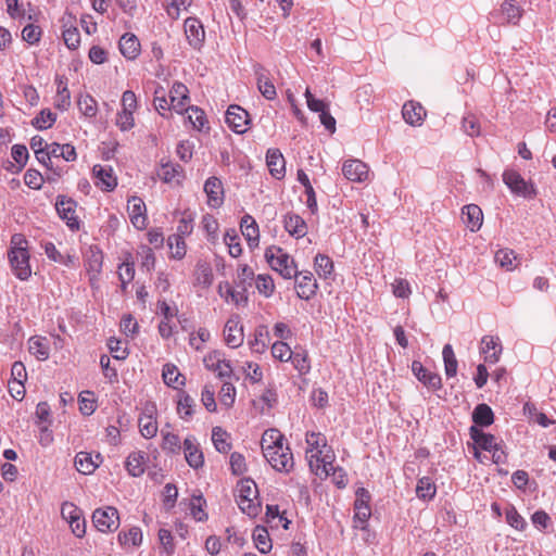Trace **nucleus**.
<instances>
[{
	"mask_svg": "<svg viewBox=\"0 0 556 556\" xmlns=\"http://www.w3.org/2000/svg\"><path fill=\"white\" fill-rule=\"evenodd\" d=\"M92 172L97 179L96 185L102 190L112 191L117 186L116 177H114L111 167L94 165Z\"/></svg>",
	"mask_w": 556,
	"mask_h": 556,
	"instance_id": "27",
	"label": "nucleus"
},
{
	"mask_svg": "<svg viewBox=\"0 0 556 556\" xmlns=\"http://www.w3.org/2000/svg\"><path fill=\"white\" fill-rule=\"evenodd\" d=\"M102 463V454H76L74 464L78 472L91 475Z\"/></svg>",
	"mask_w": 556,
	"mask_h": 556,
	"instance_id": "24",
	"label": "nucleus"
},
{
	"mask_svg": "<svg viewBox=\"0 0 556 556\" xmlns=\"http://www.w3.org/2000/svg\"><path fill=\"white\" fill-rule=\"evenodd\" d=\"M92 522L100 532H114L119 527L118 510L113 506L97 508L92 514Z\"/></svg>",
	"mask_w": 556,
	"mask_h": 556,
	"instance_id": "6",
	"label": "nucleus"
},
{
	"mask_svg": "<svg viewBox=\"0 0 556 556\" xmlns=\"http://www.w3.org/2000/svg\"><path fill=\"white\" fill-rule=\"evenodd\" d=\"M507 523L516 530L522 531L527 527L525 518L517 511L514 506H509L505 513Z\"/></svg>",
	"mask_w": 556,
	"mask_h": 556,
	"instance_id": "52",
	"label": "nucleus"
},
{
	"mask_svg": "<svg viewBox=\"0 0 556 556\" xmlns=\"http://www.w3.org/2000/svg\"><path fill=\"white\" fill-rule=\"evenodd\" d=\"M212 442L217 452H227L231 448L229 434L220 427L213 428Z\"/></svg>",
	"mask_w": 556,
	"mask_h": 556,
	"instance_id": "42",
	"label": "nucleus"
},
{
	"mask_svg": "<svg viewBox=\"0 0 556 556\" xmlns=\"http://www.w3.org/2000/svg\"><path fill=\"white\" fill-rule=\"evenodd\" d=\"M444 370L446 377H455L457 374V359L451 344H445L442 351Z\"/></svg>",
	"mask_w": 556,
	"mask_h": 556,
	"instance_id": "40",
	"label": "nucleus"
},
{
	"mask_svg": "<svg viewBox=\"0 0 556 556\" xmlns=\"http://www.w3.org/2000/svg\"><path fill=\"white\" fill-rule=\"evenodd\" d=\"M29 352L39 361H46L49 357V348L42 339L31 337L28 341Z\"/></svg>",
	"mask_w": 556,
	"mask_h": 556,
	"instance_id": "45",
	"label": "nucleus"
},
{
	"mask_svg": "<svg viewBox=\"0 0 556 556\" xmlns=\"http://www.w3.org/2000/svg\"><path fill=\"white\" fill-rule=\"evenodd\" d=\"M493 418H494L493 412H492L491 407L488 406L486 404H479L475 408L473 414H472L473 422L477 426H482V427L490 426L493 422Z\"/></svg>",
	"mask_w": 556,
	"mask_h": 556,
	"instance_id": "39",
	"label": "nucleus"
},
{
	"mask_svg": "<svg viewBox=\"0 0 556 556\" xmlns=\"http://www.w3.org/2000/svg\"><path fill=\"white\" fill-rule=\"evenodd\" d=\"M470 438L475 452H497L500 450L496 439L492 434L484 433L476 426L470 428Z\"/></svg>",
	"mask_w": 556,
	"mask_h": 556,
	"instance_id": "15",
	"label": "nucleus"
},
{
	"mask_svg": "<svg viewBox=\"0 0 556 556\" xmlns=\"http://www.w3.org/2000/svg\"><path fill=\"white\" fill-rule=\"evenodd\" d=\"M435 492L437 488L430 478L422 477L418 480L416 494L419 498L431 500L435 495Z\"/></svg>",
	"mask_w": 556,
	"mask_h": 556,
	"instance_id": "44",
	"label": "nucleus"
},
{
	"mask_svg": "<svg viewBox=\"0 0 556 556\" xmlns=\"http://www.w3.org/2000/svg\"><path fill=\"white\" fill-rule=\"evenodd\" d=\"M412 371L414 376L428 389L437 391L442 388L441 377L435 372L429 371L419 361H413Z\"/></svg>",
	"mask_w": 556,
	"mask_h": 556,
	"instance_id": "14",
	"label": "nucleus"
},
{
	"mask_svg": "<svg viewBox=\"0 0 556 556\" xmlns=\"http://www.w3.org/2000/svg\"><path fill=\"white\" fill-rule=\"evenodd\" d=\"M127 211H128L131 224L137 229L146 228V226H147L146 204L140 198L132 197L130 200H128Z\"/></svg>",
	"mask_w": 556,
	"mask_h": 556,
	"instance_id": "19",
	"label": "nucleus"
},
{
	"mask_svg": "<svg viewBox=\"0 0 556 556\" xmlns=\"http://www.w3.org/2000/svg\"><path fill=\"white\" fill-rule=\"evenodd\" d=\"M189 111V119L191 124L195 129L202 130L207 123L204 111L197 106H190Z\"/></svg>",
	"mask_w": 556,
	"mask_h": 556,
	"instance_id": "61",
	"label": "nucleus"
},
{
	"mask_svg": "<svg viewBox=\"0 0 556 556\" xmlns=\"http://www.w3.org/2000/svg\"><path fill=\"white\" fill-rule=\"evenodd\" d=\"M167 244L172 250V256L176 260H181L186 255L185 237L181 235H172L167 239Z\"/></svg>",
	"mask_w": 556,
	"mask_h": 556,
	"instance_id": "46",
	"label": "nucleus"
},
{
	"mask_svg": "<svg viewBox=\"0 0 556 556\" xmlns=\"http://www.w3.org/2000/svg\"><path fill=\"white\" fill-rule=\"evenodd\" d=\"M283 226L286 231L296 239L303 238L307 233V225L298 214L286 215L283 218Z\"/></svg>",
	"mask_w": 556,
	"mask_h": 556,
	"instance_id": "28",
	"label": "nucleus"
},
{
	"mask_svg": "<svg viewBox=\"0 0 556 556\" xmlns=\"http://www.w3.org/2000/svg\"><path fill=\"white\" fill-rule=\"evenodd\" d=\"M285 437L275 428L267 429L261 439L262 452H268L274 448L281 450L283 446Z\"/></svg>",
	"mask_w": 556,
	"mask_h": 556,
	"instance_id": "30",
	"label": "nucleus"
},
{
	"mask_svg": "<svg viewBox=\"0 0 556 556\" xmlns=\"http://www.w3.org/2000/svg\"><path fill=\"white\" fill-rule=\"evenodd\" d=\"M253 540L256 548L263 553L267 554L270 552L273 544L269 538V533L265 527L257 526L253 531Z\"/></svg>",
	"mask_w": 556,
	"mask_h": 556,
	"instance_id": "36",
	"label": "nucleus"
},
{
	"mask_svg": "<svg viewBox=\"0 0 556 556\" xmlns=\"http://www.w3.org/2000/svg\"><path fill=\"white\" fill-rule=\"evenodd\" d=\"M516 260L517 256L515 252L509 249H501L495 253V262L507 270H513L516 267Z\"/></svg>",
	"mask_w": 556,
	"mask_h": 556,
	"instance_id": "48",
	"label": "nucleus"
},
{
	"mask_svg": "<svg viewBox=\"0 0 556 556\" xmlns=\"http://www.w3.org/2000/svg\"><path fill=\"white\" fill-rule=\"evenodd\" d=\"M236 503L240 510L251 518H255L262 511V503L256 483L250 478L238 481L235 491Z\"/></svg>",
	"mask_w": 556,
	"mask_h": 556,
	"instance_id": "2",
	"label": "nucleus"
},
{
	"mask_svg": "<svg viewBox=\"0 0 556 556\" xmlns=\"http://www.w3.org/2000/svg\"><path fill=\"white\" fill-rule=\"evenodd\" d=\"M224 242L228 247L230 256L238 257L242 253L239 236L235 229H229L224 236Z\"/></svg>",
	"mask_w": 556,
	"mask_h": 556,
	"instance_id": "47",
	"label": "nucleus"
},
{
	"mask_svg": "<svg viewBox=\"0 0 556 556\" xmlns=\"http://www.w3.org/2000/svg\"><path fill=\"white\" fill-rule=\"evenodd\" d=\"M522 14L523 9L517 3L516 0H504L501 5V15L508 24L518 25Z\"/></svg>",
	"mask_w": 556,
	"mask_h": 556,
	"instance_id": "32",
	"label": "nucleus"
},
{
	"mask_svg": "<svg viewBox=\"0 0 556 556\" xmlns=\"http://www.w3.org/2000/svg\"><path fill=\"white\" fill-rule=\"evenodd\" d=\"M314 265L317 275L323 279L329 278L333 271V262L326 254L318 253L315 256Z\"/></svg>",
	"mask_w": 556,
	"mask_h": 556,
	"instance_id": "38",
	"label": "nucleus"
},
{
	"mask_svg": "<svg viewBox=\"0 0 556 556\" xmlns=\"http://www.w3.org/2000/svg\"><path fill=\"white\" fill-rule=\"evenodd\" d=\"M77 203L65 195H58L55 201V210L61 219H63L66 225L72 230L79 229V220L76 215Z\"/></svg>",
	"mask_w": 556,
	"mask_h": 556,
	"instance_id": "8",
	"label": "nucleus"
},
{
	"mask_svg": "<svg viewBox=\"0 0 556 556\" xmlns=\"http://www.w3.org/2000/svg\"><path fill=\"white\" fill-rule=\"evenodd\" d=\"M503 181L516 195L526 199H533L536 195L534 185L531 181L525 180L515 169H505L503 173Z\"/></svg>",
	"mask_w": 556,
	"mask_h": 556,
	"instance_id": "5",
	"label": "nucleus"
},
{
	"mask_svg": "<svg viewBox=\"0 0 556 556\" xmlns=\"http://www.w3.org/2000/svg\"><path fill=\"white\" fill-rule=\"evenodd\" d=\"M159 541L161 543L162 553H165L166 556H170L175 552L174 538L169 530L160 529Z\"/></svg>",
	"mask_w": 556,
	"mask_h": 556,
	"instance_id": "56",
	"label": "nucleus"
},
{
	"mask_svg": "<svg viewBox=\"0 0 556 556\" xmlns=\"http://www.w3.org/2000/svg\"><path fill=\"white\" fill-rule=\"evenodd\" d=\"M306 452H323L327 446V439L320 432H312L306 434Z\"/></svg>",
	"mask_w": 556,
	"mask_h": 556,
	"instance_id": "49",
	"label": "nucleus"
},
{
	"mask_svg": "<svg viewBox=\"0 0 556 556\" xmlns=\"http://www.w3.org/2000/svg\"><path fill=\"white\" fill-rule=\"evenodd\" d=\"M181 170L182 169L180 165L166 163L162 165L159 175L164 181L169 182L173 181L176 177H179Z\"/></svg>",
	"mask_w": 556,
	"mask_h": 556,
	"instance_id": "60",
	"label": "nucleus"
},
{
	"mask_svg": "<svg viewBox=\"0 0 556 556\" xmlns=\"http://www.w3.org/2000/svg\"><path fill=\"white\" fill-rule=\"evenodd\" d=\"M204 504L205 500L202 496H192L190 501V511L197 521H204L207 519V514L203 509Z\"/></svg>",
	"mask_w": 556,
	"mask_h": 556,
	"instance_id": "55",
	"label": "nucleus"
},
{
	"mask_svg": "<svg viewBox=\"0 0 556 556\" xmlns=\"http://www.w3.org/2000/svg\"><path fill=\"white\" fill-rule=\"evenodd\" d=\"M119 51L128 60H134L140 52V42L134 34H125L119 39Z\"/></svg>",
	"mask_w": 556,
	"mask_h": 556,
	"instance_id": "31",
	"label": "nucleus"
},
{
	"mask_svg": "<svg viewBox=\"0 0 556 556\" xmlns=\"http://www.w3.org/2000/svg\"><path fill=\"white\" fill-rule=\"evenodd\" d=\"M240 228L248 245L251 249L257 247L260 242V230L255 219L251 215L245 214L241 218Z\"/></svg>",
	"mask_w": 556,
	"mask_h": 556,
	"instance_id": "25",
	"label": "nucleus"
},
{
	"mask_svg": "<svg viewBox=\"0 0 556 556\" xmlns=\"http://www.w3.org/2000/svg\"><path fill=\"white\" fill-rule=\"evenodd\" d=\"M266 164L270 175L276 179H282L286 174V161L279 149H269L266 153Z\"/></svg>",
	"mask_w": 556,
	"mask_h": 556,
	"instance_id": "22",
	"label": "nucleus"
},
{
	"mask_svg": "<svg viewBox=\"0 0 556 556\" xmlns=\"http://www.w3.org/2000/svg\"><path fill=\"white\" fill-rule=\"evenodd\" d=\"M194 214L190 211H185L177 226V232L175 235H181V237L189 236L193 230Z\"/></svg>",
	"mask_w": 556,
	"mask_h": 556,
	"instance_id": "53",
	"label": "nucleus"
},
{
	"mask_svg": "<svg viewBox=\"0 0 556 556\" xmlns=\"http://www.w3.org/2000/svg\"><path fill=\"white\" fill-rule=\"evenodd\" d=\"M203 363L206 369L217 372L219 378L230 377L232 374L230 362L224 357L220 351L216 350L205 355Z\"/></svg>",
	"mask_w": 556,
	"mask_h": 556,
	"instance_id": "11",
	"label": "nucleus"
},
{
	"mask_svg": "<svg viewBox=\"0 0 556 556\" xmlns=\"http://www.w3.org/2000/svg\"><path fill=\"white\" fill-rule=\"evenodd\" d=\"M402 116L412 126H420L426 116L424 106L415 101H408L403 105Z\"/></svg>",
	"mask_w": 556,
	"mask_h": 556,
	"instance_id": "26",
	"label": "nucleus"
},
{
	"mask_svg": "<svg viewBox=\"0 0 556 556\" xmlns=\"http://www.w3.org/2000/svg\"><path fill=\"white\" fill-rule=\"evenodd\" d=\"M60 23L63 28L62 36L64 43L71 50L77 49L80 45V34L76 27V17L72 13L65 12L61 17Z\"/></svg>",
	"mask_w": 556,
	"mask_h": 556,
	"instance_id": "9",
	"label": "nucleus"
},
{
	"mask_svg": "<svg viewBox=\"0 0 556 556\" xmlns=\"http://www.w3.org/2000/svg\"><path fill=\"white\" fill-rule=\"evenodd\" d=\"M267 336V330L264 326H261L255 331V338L250 342L251 349L255 353H263L266 350L265 337Z\"/></svg>",
	"mask_w": 556,
	"mask_h": 556,
	"instance_id": "59",
	"label": "nucleus"
},
{
	"mask_svg": "<svg viewBox=\"0 0 556 556\" xmlns=\"http://www.w3.org/2000/svg\"><path fill=\"white\" fill-rule=\"evenodd\" d=\"M204 192L207 195V204L212 207H218L223 204V184L219 178L210 177L204 184Z\"/></svg>",
	"mask_w": 556,
	"mask_h": 556,
	"instance_id": "23",
	"label": "nucleus"
},
{
	"mask_svg": "<svg viewBox=\"0 0 556 556\" xmlns=\"http://www.w3.org/2000/svg\"><path fill=\"white\" fill-rule=\"evenodd\" d=\"M188 88L182 83H175L169 91L170 105L177 113L189 111Z\"/></svg>",
	"mask_w": 556,
	"mask_h": 556,
	"instance_id": "18",
	"label": "nucleus"
},
{
	"mask_svg": "<svg viewBox=\"0 0 556 556\" xmlns=\"http://www.w3.org/2000/svg\"><path fill=\"white\" fill-rule=\"evenodd\" d=\"M294 368L299 371L300 375H306L311 370V364L308 359V355L305 351L303 352H292V357L290 358Z\"/></svg>",
	"mask_w": 556,
	"mask_h": 556,
	"instance_id": "50",
	"label": "nucleus"
},
{
	"mask_svg": "<svg viewBox=\"0 0 556 556\" xmlns=\"http://www.w3.org/2000/svg\"><path fill=\"white\" fill-rule=\"evenodd\" d=\"M181 377L179 370L174 365H165L163 368V380L168 387L177 388V384H184V380L179 381Z\"/></svg>",
	"mask_w": 556,
	"mask_h": 556,
	"instance_id": "54",
	"label": "nucleus"
},
{
	"mask_svg": "<svg viewBox=\"0 0 556 556\" xmlns=\"http://www.w3.org/2000/svg\"><path fill=\"white\" fill-rule=\"evenodd\" d=\"M184 28L189 45L200 48L205 38L202 23L195 17H188L184 23Z\"/></svg>",
	"mask_w": 556,
	"mask_h": 556,
	"instance_id": "17",
	"label": "nucleus"
},
{
	"mask_svg": "<svg viewBox=\"0 0 556 556\" xmlns=\"http://www.w3.org/2000/svg\"><path fill=\"white\" fill-rule=\"evenodd\" d=\"M254 74L256 76V84L258 91L267 100H274L277 97L276 87L267 75V71L261 64L254 66Z\"/></svg>",
	"mask_w": 556,
	"mask_h": 556,
	"instance_id": "20",
	"label": "nucleus"
},
{
	"mask_svg": "<svg viewBox=\"0 0 556 556\" xmlns=\"http://www.w3.org/2000/svg\"><path fill=\"white\" fill-rule=\"evenodd\" d=\"M264 456H267L264 454ZM270 466L280 472H290L294 467L293 454H268L266 457Z\"/></svg>",
	"mask_w": 556,
	"mask_h": 556,
	"instance_id": "34",
	"label": "nucleus"
},
{
	"mask_svg": "<svg viewBox=\"0 0 556 556\" xmlns=\"http://www.w3.org/2000/svg\"><path fill=\"white\" fill-rule=\"evenodd\" d=\"M150 462V454H129L125 466L129 475L132 477L141 476Z\"/></svg>",
	"mask_w": 556,
	"mask_h": 556,
	"instance_id": "29",
	"label": "nucleus"
},
{
	"mask_svg": "<svg viewBox=\"0 0 556 556\" xmlns=\"http://www.w3.org/2000/svg\"><path fill=\"white\" fill-rule=\"evenodd\" d=\"M108 348L115 359L124 361L128 357V349L122 346L121 340L112 337L108 341Z\"/></svg>",
	"mask_w": 556,
	"mask_h": 556,
	"instance_id": "57",
	"label": "nucleus"
},
{
	"mask_svg": "<svg viewBox=\"0 0 556 556\" xmlns=\"http://www.w3.org/2000/svg\"><path fill=\"white\" fill-rule=\"evenodd\" d=\"M138 426L141 434L149 439L153 438L157 432V422L152 415H142L138 419Z\"/></svg>",
	"mask_w": 556,
	"mask_h": 556,
	"instance_id": "43",
	"label": "nucleus"
},
{
	"mask_svg": "<svg viewBox=\"0 0 556 556\" xmlns=\"http://www.w3.org/2000/svg\"><path fill=\"white\" fill-rule=\"evenodd\" d=\"M503 348L497 337L484 336L481 340V352L484 354V361L495 364L500 361Z\"/></svg>",
	"mask_w": 556,
	"mask_h": 556,
	"instance_id": "21",
	"label": "nucleus"
},
{
	"mask_svg": "<svg viewBox=\"0 0 556 556\" xmlns=\"http://www.w3.org/2000/svg\"><path fill=\"white\" fill-rule=\"evenodd\" d=\"M56 121V114L49 109H43L40 113L31 121V125L40 130L48 129Z\"/></svg>",
	"mask_w": 556,
	"mask_h": 556,
	"instance_id": "41",
	"label": "nucleus"
},
{
	"mask_svg": "<svg viewBox=\"0 0 556 556\" xmlns=\"http://www.w3.org/2000/svg\"><path fill=\"white\" fill-rule=\"evenodd\" d=\"M265 258L270 268L278 271L285 279L296 276L298 268L294 260L280 247L270 245L265 251Z\"/></svg>",
	"mask_w": 556,
	"mask_h": 556,
	"instance_id": "4",
	"label": "nucleus"
},
{
	"mask_svg": "<svg viewBox=\"0 0 556 556\" xmlns=\"http://www.w3.org/2000/svg\"><path fill=\"white\" fill-rule=\"evenodd\" d=\"M298 180L304 186L305 194L307 195L306 204L307 207L314 213L317 211V201L314 188L308 179V176L303 169L298 170Z\"/></svg>",
	"mask_w": 556,
	"mask_h": 556,
	"instance_id": "37",
	"label": "nucleus"
},
{
	"mask_svg": "<svg viewBox=\"0 0 556 556\" xmlns=\"http://www.w3.org/2000/svg\"><path fill=\"white\" fill-rule=\"evenodd\" d=\"M117 538L119 544L125 547H135L142 543V532L138 527H132L127 531H121Z\"/></svg>",
	"mask_w": 556,
	"mask_h": 556,
	"instance_id": "35",
	"label": "nucleus"
},
{
	"mask_svg": "<svg viewBox=\"0 0 556 556\" xmlns=\"http://www.w3.org/2000/svg\"><path fill=\"white\" fill-rule=\"evenodd\" d=\"M224 338L226 344L236 349L243 343L244 334L243 327L240 325V317L238 315L231 316L225 324Z\"/></svg>",
	"mask_w": 556,
	"mask_h": 556,
	"instance_id": "13",
	"label": "nucleus"
},
{
	"mask_svg": "<svg viewBox=\"0 0 556 556\" xmlns=\"http://www.w3.org/2000/svg\"><path fill=\"white\" fill-rule=\"evenodd\" d=\"M61 516L70 525L73 534L83 538L86 534V521L83 510L72 502H64Z\"/></svg>",
	"mask_w": 556,
	"mask_h": 556,
	"instance_id": "7",
	"label": "nucleus"
},
{
	"mask_svg": "<svg viewBox=\"0 0 556 556\" xmlns=\"http://www.w3.org/2000/svg\"><path fill=\"white\" fill-rule=\"evenodd\" d=\"M256 288L258 292L264 294L266 298L270 296L275 290L273 278L269 276L258 275L256 279Z\"/></svg>",
	"mask_w": 556,
	"mask_h": 556,
	"instance_id": "62",
	"label": "nucleus"
},
{
	"mask_svg": "<svg viewBox=\"0 0 556 556\" xmlns=\"http://www.w3.org/2000/svg\"><path fill=\"white\" fill-rule=\"evenodd\" d=\"M342 173L344 177L354 182L367 180L369 175L368 166L359 160H348L343 163Z\"/></svg>",
	"mask_w": 556,
	"mask_h": 556,
	"instance_id": "16",
	"label": "nucleus"
},
{
	"mask_svg": "<svg viewBox=\"0 0 556 556\" xmlns=\"http://www.w3.org/2000/svg\"><path fill=\"white\" fill-rule=\"evenodd\" d=\"M78 108L87 117H93L98 112L97 101L90 94L79 97Z\"/></svg>",
	"mask_w": 556,
	"mask_h": 556,
	"instance_id": "51",
	"label": "nucleus"
},
{
	"mask_svg": "<svg viewBox=\"0 0 556 556\" xmlns=\"http://www.w3.org/2000/svg\"><path fill=\"white\" fill-rule=\"evenodd\" d=\"M463 215L465 223L471 231H477L482 226L483 214L481 208L476 204H469L463 207Z\"/></svg>",
	"mask_w": 556,
	"mask_h": 556,
	"instance_id": "33",
	"label": "nucleus"
},
{
	"mask_svg": "<svg viewBox=\"0 0 556 556\" xmlns=\"http://www.w3.org/2000/svg\"><path fill=\"white\" fill-rule=\"evenodd\" d=\"M41 29L34 24L26 25L22 30V38L29 45H35L40 40Z\"/></svg>",
	"mask_w": 556,
	"mask_h": 556,
	"instance_id": "63",
	"label": "nucleus"
},
{
	"mask_svg": "<svg viewBox=\"0 0 556 556\" xmlns=\"http://www.w3.org/2000/svg\"><path fill=\"white\" fill-rule=\"evenodd\" d=\"M8 257L16 278L27 280L31 275V268L29 265L28 241L24 235L14 233L11 237Z\"/></svg>",
	"mask_w": 556,
	"mask_h": 556,
	"instance_id": "1",
	"label": "nucleus"
},
{
	"mask_svg": "<svg viewBox=\"0 0 556 556\" xmlns=\"http://www.w3.org/2000/svg\"><path fill=\"white\" fill-rule=\"evenodd\" d=\"M295 279L296 294L302 300H311L317 292L318 285L311 271L300 273L298 270Z\"/></svg>",
	"mask_w": 556,
	"mask_h": 556,
	"instance_id": "12",
	"label": "nucleus"
},
{
	"mask_svg": "<svg viewBox=\"0 0 556 556\" xmlns=\"http://www.w3.org/2000/svg\"><path fill=\"white\" fill-rule=\"evenodd\" d=\"M271 355L281 362H288L292 357V351L287 343L277 341L271 346Z\"/></svg>",
	"mask_w": 556,
	"mask_h": 556,
	"instance_id": "58",
	"label": "nucleus"
},
{
	"mask_svg": "<svg viewBox=\"0 0 556 556\" xmlns=\"http://www.w3.org/2000/svg\"><path fill=\"white\" fill-rule=\"evenodd\" d=\"M463 130L470 137L480 135V124L478 118L473 115H467L463 118Z\"/></svg>",
	"mask_w": 556,
	"mask_h": 556,
	"instance_id": "64",
	"label": "nucleus"
},
{
	"mask_svg": "<svg viewBox=\"0 0 556 556\" xmlns=\"http://www.w3.org/2000/svg\"><path fill=\"white\" fill-rule=\"evenodd\" d=\"M226 123L235 132L244 134L250 123L249 113L239 105L228 106L225 116Z\"/></svg>",
	"mask_w": 556,
	"mask_h": 556,
	"instance_id": "10",
	"label": "nucleus"
},
{
	"mask_svg": "<svg viewBox=\"0 0 556 556\" xmlns=\"http://www.w3.org/2000/svg\"><path fill=\"white\" fill-rule=\"evenodd\" d=\"M307 462L312 472L319 478L331 476L339 489L346 486L348 476L343 469L334 466V454H311Z\"/></svg>",
	"mask_w": 556,
	"mask_h": 556,
	"instance_id": "3",
	"label": "nucleus"
}]
</instances>
